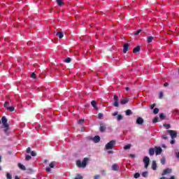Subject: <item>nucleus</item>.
Wrapping results in <instances>:
<instances>
[{
  "label": "nucleus",
  "instance_id": "603ef678",
  "mask_svg": "<svg viewBox=\"0 0 179 179\" xmlns=\"http://www.w3.org/2000/svg\"><path fill=\"white\" fill-rule=\"evenodd\" d=\"M108 155H113V153H114V151L109 150V151H108Z\"/></svg>",
  "mask_w": 179,
  "mask_h": 179
},
{
  "label": "nucleus",
  "instance_id": "3c124183",
  "mask_svg": "<svg viewBox=\"0 0 179 179\" xmlns=\"http://www.w3.org/2000/svg\"><path fill=\"white\" fill-rule=\"evenodd\" d=\"M113 117H115L116 115H118V111H115L113 113Z\"/></svg>",
  "mask_w": 179,
  "mask_h": 179
},
{
  "label": "nucleus",
  "instance_id": "cd10ccee",
  "mask_svg": "<svg viewBox=\"0 0 179 179\" xmlns=\"http://www.w3.org/2000/svg\"><path fill=\"white\" fill-rule=\"evenodd\" d=\"M159 118H160V120H164V118H166V116L164 115V113H160L159 114Z\"/></svg>",
  "mask_w": 179,
  "mask_h": 179
},
{
  "label": "nucleus",
  "instance_id": "5701e85b",
  "mask_svg": "<svg viewBox=\"0 0 179 179\" xmlns=\"http://www.w3.org/2000/svg\"><path fill=\"white\" fill-rule=\"evenodd\" d=\"M56 1L59 6H62V5H64V1H62V0H56Z\"/></svg>",
  "mask_w": 179,
  "mask_h": 179
},
{
  "label": "nucleus",
  "instance_id": "7c9ffc66",
  "mask_svg": "<svg viewBox=\"0 0 179 179\" xmlns=\"http://www.w3.org/2000/svg\"><path fill=\"white\" fill-rule=\"evenodd\" d=\"M161 164H166V158L162 157V158L161 159Z\"/></svg>",
  "mask_w": 179,
  "mask_h": 179
},
{
  "label": "nucleus",
  "instance_id": "412c9836",
  "mask_svg": "<svg viewBox=\"0 0 179 179\" xmlns=\"http://www.w3.org/2000/svg\"><path fill=\"white\" fill-rule=\"evenodd\" d=\"M91 104L94 108H97V102H96L94 100L92 101Z\"/></svg>",
  "mask_w": 179,
  "mask_h": 179
},
{
  "label": "nucleus",
  "instance_id": "39448f33",
  "mask_svg": "<svg viewBox=\"0 0 179 179\" xmlns=\"http://www.w3.org/2000/svg\"><path fill=\"white\" fill-rule=\"evenodd\" d=\"M113 100H114V103H113V106H114V107H119V106H120V103H119L120 99L118 98V96L114 95Z\"/></svg>",
  "mask_w": 179,
  "mask_h": 179
},
{
  "label": "nucleus",
  "instance_id": "a19ab883",
  "mask_svg": "<svg viewBox=\"0 0 179 179\" xmlns=\"http://www.w3.org/2000/svg\"><path fill=\"white\" fill-rule=\"evenodd\" d=\"M26 152L27 153H31V148L30 147L27 148Z\"/></svg>",
  "mask_w": 179,
  "mask_h": 179
},
{
  "label": "nucleus",
  "instance_id": "9b49d317",
  "mask_svg": "<svg viewBox=\"0 0 179 179\" xmlns=\"http://www.w3.org/2000/svg\"><path fill=\"white\" fill-rule=\"evenodd\" d=\"M107 129V127L103 124V123L100 124L99 131L100 132H104Z\"/></svg>",
  "mask_w": 179,
  "mask_h": 179
},
{
  "label": "nucleus",
  "instance_id": "2eb2a0df",
  "mask_svg": "<svg viewBox=\"0 0 179 179\" xmlns=\"http://www.w3.org/2000/svg\"><path fill=\"white\" fill-rule=\"evenodd\" d=\"M100 137L99 136H95L93 138V142L94 143H99V142H100Z\"/></svg>",
  "mask_w": 179,
  "mask_h": 179
},
{
  "label": "nucleus",
  "instance_id": "b1692460",
  "mask_svg": "<svg viewBox=\"0 0 179 179\" xmlns=\"http://www.w3.org/2000/svg\"><path fill=\"white\" fill-rule=\"evenodd\" d=\"M126 115H132V110L131 109H128L125 111Z\"/></svg>",
  "mask_w": 179,
  "mask_h": 179
},
{
  "label": "nucleus",
  "instance_id": "c03bdc74",
  "mask_svg": "<svg viewBox=\"0 0 179 179\" xmlns=\"http://www.w3.org/2000/svg\"><path fill=\"white\" fill-rule=\"evenodd\" d=\"M83 122H85V120H83V119L79 120L78 121V124H83Z\"/></svg>",
  "mask_w": 179,
  "mask_h": 179
},
{
  "label": "nucleus",
  "instance_id": "de8ad7c7",
  "mask_svg": "<svg viewBox=\"0 0 179 179\" xmlns=\"http://www.w3.org/2000/svg\"><path fill=\"white\" fill-rule=\"evenodd\" d=\"M175 143H176L175 138H172V140L171 141V145H174Z\"/></svg>",
  "mask_w": 179,
  "mask_h": 179
},
{
  "label": "nucleus",
  "instance_id": "4468645a",
  "mask_svg": "<svg viewBox=\"0 0 179 179\" xmlns=\"http://www.w3.org/2000/svg\"><path fill=\"white\" fill-rule=\"evenodd\" d=\"M141 51V46L138 45L133 49V53L136 54V52H139Z\"/></svg>",
  "mask_w": 179,
  "mask_h": 179
},
{
  "label": "nucleus",
  "instance_id": "6e6552de",
  "mask_svg": "<svg viewBox=\"0 0 179 179\" xmlns=\"http://www.w3.org/2000/svg\"><path fill=\"white\" fill-rule=\"evenodd\" d=\"M155 155L158 156V155H162V152H163V150L162 149V147H155Z\"/></svg>",
  "mask_w": 179,
  "mask_h": 179
},
{
  "label": "nucleus",
  "instance_id": "0eeeda50",
  "mask_svg": "<svg viewBox=\"0 0 179 179\" xmlns=\"http://www.w3.org/2000/svg\"><path fill=\"white\" fill-rule=\"evenodd\" d=\"M54 167H55V162H52L50 164L49 167H47L45 170L48 173H50V171H51V169H54Z\"/></svg>",
  "mask_w": 179,
  "mask_h": 179
},
{
  "label": "nucleus",
  "instance_id": "423d86ee",
  "mask_svg": "<svg viewBox=\"0 0 179 179\" xmlns=\"http://www.w3.org/2000/svg\"><path fill=\"white\" fill-rule=\"evenodd\" d=\"M143 162L145 164V169H148V167H149V163H150V159H149V157H145Z\"/></svg>",
  "mask_w": 179,
  "mask_h": 179
},
{
  "label": "nucleus",
  "instance_id": "5fc2aeb1",
  "mask_svg": "<svg viewBox=\"0 0 179 179\" xmlns=\"http://www.w3.org/2000/svg\"><path fill=\"white\" fill-rule=\"evenodd\" d=\"M164 86L165 87H166L167 86H169V83H165L164 84Z\"/></svg>",
  "mask_w": 179,
  "mask_h": 179
},
{
  "label": "nucleus",
  "instance_id": "bf43d9fd",
  "mask_svg": "<svg viewBox=\"0 0 179 179\" xmlns=\"http://www.w3.org/2000/svg\"><path fill=\"white\" fill-rule=\"evenodd\" d=\"M176 157L179 159V152L176 153Z\"/></svg>",
  "mask_w": 179,
  "mask_h": 179
},
{
  "label": "nucleus",
  "instance_id": "13d9d810",
  "mask_svg": "<svg viewBox=\"0 0 179 179\" xmlns=\"http://www.w3.org/2000/svg\"><path fill=\"white\" fill-rule=\"evenodd\" d=\"M129 90H130V89H129V87H127L125 88V90H126L127 92H128Z\"/></svg>",
  "mask_w": 179,
  "mask_h": 179
},
{
  "label": "nucleus",
  "instance_id": "f704fd0d",
  "mask_svg": "<svg viewBox=\"0 0 179 179\" xmlns=\"http://www.w3.org/2000/svg\"><path fill=\"white\" fill-rule=\"evenodd\" d=\"M152 122H153L154 124H156V122H159V118L155 117V118L153 119V120H152Z\"/></svg>",
  "mask_w": 179,
  "mask_h": 179
},
{
  "label": "nucleus",
  "instance_id": "a211bd4d",
  "mask_svg": "<svg viewBox=\"0 0 179 179\" xmlns=\"http://www.w3.org/2000/svg\"><path fill=\"white\" fill-rule=\"evenodd\" d=\"M152 170L157 169V164H156V161H152Z\"/></svg>",
  "mask_w": 179,
  "mask_h": 179
},
{
  "label": "nucleus",
  "instance_id": "f257e3e1",
  "mask_svg": "<svg viewBox=\"0 0 179 179\" xmlns=\"http://www.w3.org/2000/svg\"><path fill=\"white\" fill-rule=\"evenodd\" d=\"M1 123L4 128V133L6 135H9V124H8V119H6V116H3L1 117Z\"/></svg>",
  "mask_w": 179,
  "mask_h": 179
},
{
  "label": "nucleus",
  "instance_id": "052dcab7",
  "mask_svg": "<svg viewBox=\"0 0 179 179\" xmlns=\"http://www.w3.org/2000/svg\"><path fill=\"white\" fill-rule=\"evenodd\" d=\"M15 179H20V178H19V176H16L15 178Z\"/></svg>",
  "mask_w": 179,
  "mask_h": 179
},
{
  "label": "nucleus",
  "instance_id": "4c0bfd02",
  "mask_svg": "<svg viewBox=\"0 0 179 179\" xmlns=\"http://www.w3.org/2000/svg\"><path fill=\"white\" fill-rule=\"evenodd\" d=\"M117 120V121H121L122 120V115H118Z\"/></svg>",
  "mask_w": 179,
  "mask_h": 179
},
{
  "label": "nucleus",
  "instance_id": "72a5a7b5",
  "mask_svg": "<svg viewBox=\"0 0 179 179\" xmlns=\"http://www.w3.org/2000/svg\"><path fill=\"white\" fill-rule=\"evenodd\" d=\"M154 114H159V108H155L153 110Z\"/></svg>",
  "mask_w": 179,
  "mask_h": 179
},
{
  "label": "nucleus",
  "instance_id": "ea45409f",
  "mask_svg": "<svg viewBox=\"0 0 179 179\" xmlns=\"http://www.w3.org/2000/svg\"><path fill=\"white\" fill-rule=\"evenodd\" d=\"M148 171L143 172L142 176L145 178L148 177Z\"/></svg>",
  "mask_w": 179,
  "mask_h": 179
},
{
  "label": "nucleus",
  "instance_id": "a878e982",
  "mask_svg": "<svg viewBox=\"0 0 179 179\" xmlns=\"http://www.w3.org/2000/svg\"><path fill=\"white\" fill-rule=\"evenodd\" d=\"M71 61H72V59H71V57H67V58L65 59L64 62H66V64H69V63L71 62Z\"/></svg>",
  "mask_w": 179,
  "mask_h": 179
},
{
  "label": "nucleus",
  "instance_id": "aec40b11",
  "mask_svg": "<svg viewBox=\"0 0 179 179\" xmlns=\"http://www.w3.org/2000/svg\"><path fill=\"white\" fill-rule=\"evenodd\" d=\"M153 40H155V37H153V36H149L147 38V42L148 43H152V41H153Z\"/></svg>",
  "mask_w": 179,
  "mask_h": 179
},
{
  "label": "nucleus",
  "instance_id": "f8f14e48",
  "mask_svg": "<svg viewBox=\"0 0 179 179\" xmlns=\"http://www.w3.org/2000/svg\"><path fill=\"white\" fill-rule=\"evenodd\" d=\"M171 173V169H166L164 170L163 173H162V176H166V174H170Z\"/></svg>",
  "mask_w": 179,
  "mask_h": 179
},
{
  "label": "nucleus",
  "instance_id": "7ed1b4c3",
  "mask_svg": "<svg viewBox=\"0 0 179 179\" xmlns=\"http://www.w3.org/2000/svg\"><path fill=\"white\" fill-rule=\"evenodd\" d=\"M115 143H116L115 140H112L109 143H108L105 146L106 150H110V149H113L114 146H115Z\"/></svg>",
  "mask_w": 179,
  "mask_h": 179
},
{
  "label": "nucleus",
  "instance_id": "1a4fd4ad",
  "mask_svg": "<svg viewBox=\"0 0 179 179\" xmlns=\"http://www.w3.org/2000/svg\"><path fill=\"white\" fill-rule=\"evenodd\" d=\"M143 118H142L141 117H138L136 120V124H137V125H143Z\"/></svg>",
  "mask_w": 179,
  "mask_h": 179
},
{
  "label": "nucleus",
  "instance_id": "864d4df0",
  "mask_svg": "<svg viewBox=\"0 0 179 179\" xmlns=\"http://www.w3.org/2000/svg\"><path fill=\"white\" fill-rule=\"evenodd\" d=\"M89 141H93L94 138L92 136H88Z\"/></svg>",
  "mask_w": 179,
  "mask_h": 179
},
{
  "label": "nucleus",
  "instance_id": "e2e57ef3",
  "mask_svg": "<svg viewBox=\"0 0 179 179\" xmlns=\"http://www.w3.org/2000/svg\"><path fill=\"white\" fill-rule=\"evenodd\" d=\"M2 170V167L0 166V171Z\"/></svg>",
  "mask_w": 179,
  "mask_h": 179
},
{
  "label": "nucleus",
  "instance_id": "69168bd1",
  "mask_svg": "<svg viewBox=\"0 0 179 179\" xmlns=\"http://www.w3.org/2000/svg\"><path fill=\"white\" fill-rule=\"evenodd\" d=\"M33 179H36V178H33Z\"/></svg>",
  "mask_w": 179,
  "mask_h": 179
},
{
  "label": "nucleus",
  "instance_id": "c756f323",
  "mask_svg": "<svg viewBox=\"0 0 179 179\" xmlns=\"http://www.w3.org/2000/svg\"><path fill=\"white\" fill-rule=\"evenodd\" d=\"M4 107H5V108H6V110L8 109V108H9V102L8 101H6L4 103Z\"/></svg>",
  "mask_w": 179,
  "mask_h": 179
},
{
  "label": "nucleus",
  "instance_id": "680f3d73",
  "mask_svg": "<svg viewBox=\"0 0 179 179\" xmlns=\"http://www.w3.org/2000/svg\"><path fill=\"white\" fill-rule=\"evenodd\" d=\"M1 159H2V157H1V155H0V163H1Z\"/></svg>",
  "mask_w": 179,
  "mask_h": 179
},
{
  "label": "nucleus",
  "instance_id": "f3484780",
  "mask_svg": "<svg viewBox=\"0 0 179 179\" xmlns=\"http://www.w3.org/2000/svg\"><path fill=\"white\" fill-rule=\"evenodd\" d=\"M155 148H151L149 149V155L150 156H154L155 155Z\"/></svg>",
  "mask_w": 179,
  "mask_h": 179
},
{
  "label": "nucleus",
  "instance_id": "6e6d98bb",
  "mask_svg": "<svg viewBox=\"0 0 179 179\" xmlns=\"http://www.w3.org/2000/svg\"><path fill=\"white\" fill-rule=\"evenodd\" d=\"M75 179H83V176H79L78 178H75Z\"/></svg>",
  "mask_w": 179,
  "mask_h": 179
},
{
  "label": "nucleus",
  "instance_id": "c9c22d12",
  "mask_svg": "<svg viewBox=\"0 0 179 179\" xmlns=\"http://www.w3.org/2000/svg\"><path fill=\"white\" fill-rule=\"evenodd\" d=\"M31 156L28 155L25 157V160L29 161V160H31Z\"/></svg>",
  "mask_w": 179,
  "mask_h": 179
},
{
  "label": "nucleus",
  "instance_id": "79ce46f5",
  "mask_svg": "<svg viewBox=\"0 0 179 179\" xmlns=\"http://www.w3.org/2000/svg\"><path fill=\"white\" fill-rule=\"evenodd\" d=\"M31 156H34H34H37V153L36 152V151H31Z\"/></svg>",
  "mask_w": 179,
  "mask_h": 179
},
{
  "label": "nucleus",
  "instance_id": "bb28decb",
  "mask_svg": "<svg viewBox=\"0 0 179 179\" xmlns=\"http://www.w3.org/2000/svg\"><path fill=\"white\" fill-rule=\"evenodd\" d=\"M124 150H128L131 149V144H127V145H125L124 147Z\"/></svg>",
  "mask_w": 179,
  "mask_h": 179
},
{
  "label": "nucleus",
  "instance_id": "0e129e2a",
  "mask_svg": "<svg viewBox=\"0 0 179 179\" xmlns=\"http://www.w3.org/2000/svg\"><path fill=\"white\" fill-rule=\"evenodd\" d=\"M1 122H2V120H0V124H1Z\"/></svg>",
  "mask_w": 179,
  "mask_h": 179
},
{
  "label": "nucleus",
  "instance_id": "49530a36",
  "mask_svg": "<svg viewBox=\"0 0 179 179\" xmlns=\"http://www.w3.org/2000/svg\"><path fill=\"white\" fill-rule=\"evenodd\" d=\"M102 117H103V113H99V114H98V118H99V120H101Z\"/></svg>",
  "mask_w": 179,
  "mask_h": 179
},
{
  "label": "nucleus",
  "instance_id": "37998d69",
  "mask_svg": "<svg viewBox=\"0 0 179 179\" xmlns=\"http://www.w3.org/2000/svg\"><path fill=\"white\" fill-rule=\"evenodd\" d=\"M159 99H163V92H159Z\"/></svg>",
  "mask_w": 179,
  "mask_h": 179
},
{
  "label": "nucleus",
  "instance_id": "a18cd8bd",
  "mask_svg": "<svg viewBox=\"0 0 179 179\" xmlns=\"http://www.w3.org/2000/svg\"><path fill=\"white\" fill-rule=\"evenodd\" d=\"M155 107H156V103H152V104L150 106V109H151V110H153V108H155Z\"/></svg>",
  "mask_w": 179,
  "mask_h": 179
},
{
  "label": "nucleus",
  "instance_id": "dca6fc26",
  "mask_svg": "<svg viewBox=\"0 0 179 179\" xmlns=\"http://www.w3.org/2000/svg\"><path fill=\"white\" fill-rule=\"evenodd\" d=\"M56 36L59 37V38H64V32L62 31H57Z\"/></svg>",
  "mask_w": 179,
  "mask_h": 179
},
{
  "label": "nucleus",
  "instance_id": "58836bf2",
  "mask_svg": "<svg viewBox=\"0 0 179 179\" xmlns=\"http://www.w3.org/2000/svg\"><path fill=\"white\" fill-rule=\"evenodd\" d=\"M6 178L7 179H12V175H10V173H8L6 174Z\"/></svg>",
  "mask_w": 179,
  "mask_h": 179
},
{
  "label": "nucleus",
  "instance_id": "c85d7f7f",
  "mask_svg": "<svg viewBox=\"0 0 179 179\" xmlns=\"http://www.w3.org/2000/svg\"><path fill=\"white\" fill-rule=\"evenodd\" d=\"M142 31V29H138L137 31H136L134 32V36H138L139 34V33H141Z\"/></svg>",
  "mask_w": 179,
  "mask_h": 179
},
{
  "label": "nucleus",
  "instance_id": "6ab92c4d",
  "mask_svg": "<svg viewBox=\"0 0 179 179\" xmlns=\"http://www.w3.org/2000/svg\"><path fill=\"white\" fill-rule=\"evenodd\" d=\"M112 169L113 170V171H118V170L120 169V168L118 167V166L117 165V164H114L112 166Z\"/></svg>",
  "mask_w": 179,
  "mask_h": 179
},
{
  "label": "nucleus",
  "instance_id": "f03ea898",
  "mask_svg": "<svg viewBox=\"0 0 179 179\" xmlns=\"http://www.w3.org/2000/svg\"><path fill=\"white\" fill-rule=\"evenodd\" d=\"M88 160H89V158H87V157H85L83 159V162L81 160H78L76 162L77 167L85 169V167H86V166L87 164Z\"/></svg>",
  "mask_w": 179,
  "mask_h": 179
},
{
  "label": "nucleus",
  "instance_id": "09e8293b",
  "mask_svg": "<svg viewBox=\"0 0 179 179\" xmlns=\"http://www.w3.org/2000/svg\"><path fill=\"white\" fill-rule=\"evenodd\" d=\"M94 179H100V175H95Z\"/></svg>",
  "mask_w": 179,
  "mask_h": 179
},
{
  "label": "nucleus",
  "instance_id": "473e14b6",
  "mask_svg": "<svg viewBox=\"0 0 179 179\" xmlns=\"http://www.w3.org/2000/svg\"><path fill=\"white\" fill-rule=\"evenodd\" d=\"M163 126H164L165 128H166V129H170V127H171L170 124H164Z\"/></svg>",
  "mask_w": 179,
  "mask_h": 179
},
{
  "label": "nucleus",
  "instance_id": "20e7f679",
  "mask_svg": "<svg viewBox=\"0 0 179 179\" xmlns=\"http://www.w3.org/2000/svg\"><path fill=\"white\" fill-rule=\"evenodd\" d=\"M166 132L169 134L171 139H176L177 138V131L176 130H167Z\"/></svg>",
  "mask_w": 179,
  "mask_h": 179
},
{
  "label": "nucleus",
  "instance_id": "8fccbe9b",
  "mask_svg": "<svg viewBox=\"0 0 179 179\" xmlns=\"http://www.w3.org/2000/svg\"><path fill=\"white\" fill-rule=\"evenodd\" d=\"M162 139L166 140V139H169V137L167 136H166V135H163L162 136Z\"/></svg>",
  "mask_w": 179,
  "mask_h": 179
},
{
  "label": "nucleus",
  "instance_id": "9d476101",
  "mask_svg": "<svg viewBox=\"0 0 179 179\" xmlns=\"http://www.w3.org/2000/svg\"><path fill=\"white\" fill-rule=\"evenodd\" d=\"M129 49V43H124L123 45V53L127 54V52Z\"/></svg>",
  "mask_w": 179,
  "mask_h": 179
},
{
  "label": "nucleus",
  "instance_id": "2f4dec72",
  "mask_svg": "<svg viewBox=\"0 0 179 179\" xmlns=\"http://www.w3.org/2000/svg\"><path fill=\"white\" fill-rule=\"evenodd\" d=\"M134 177V178H139V177H141V174L139 173H136Z\"/></svg>",
  "mask_w": 179,
  "mask_h": 179
},
{
  "label": "nucleus",
  "instance_id": "e433bc0d",
  "mask_svg": "<svg viewBox=\"0 0 179 179\" xmlns=\"http://www.w3.org/2000/svg\"><path fill=\"white\" fill-rule=\"evenodd\" d=\"M31 78L32 79H36V73H32L31 74Z\"/></svg>",
  "mask_w": 179,
  "mask_h": 179
},
{
  "label": "nucleus",
  "instance_id": "393cba45",
  "mask_svg": "<svg viewBox=\"0 0 179 179\" xmlns=\"http://www.w3.org/2000/svg\"><path fill=\"white\" fill-rule=\"evenodd\" d=\"M7 110H8V111H10V113H12V112L15 111V107H13V106H9L8 108H7Z\"/></svg>",
  "mask_w": 179,
  "mask_h": 179
},
{
  "label": "nucleus",
  "instance_id": "4be33fe9",
  "mask_svg": "<svg viewBox=\"0 0 179 179\" xmlns=\"http://www.w3.org/2000/svg\"><path fill=\"white\" fill-rule=\"evenodd\" d=\"M18 167L21 170H23V171L26 170V166H24V165H23L22 164H18Z\"/></svg>",
  "mask_w": 179,
  "mask_h": 179
},
{
  "label": "nucleus",
  "instance_id": "4d7b16f0",
  "mask_svg": "<svg viewBox=\"0 0 179 179\" xmlns=\"http://www.w3.org/2000/svg\"><path fill=\"white\" fill-rule=\"evenodd\" d=\"M129 157L134 158V157H135V155H134V154H130V155H129Z\"/></svg>",
  "mask_w": 179,
  "mask_h": 179
},
{
  "label": "nucleus",
  "instance_id": "ddd939ff",
  "mask_svg": "<svg viewBox=\"0 0 179 179\" xmlns=\"http://www.w3.org/2000/svg\"><path fill=\"white\" fill-rule=\"evenodd\" d=\"M129 101V100L127 98H123L120 100V104H127L128 102Z\"/></svg>",
  "mask_w": 179,
  "mask_h": 179
}]
</instances>
